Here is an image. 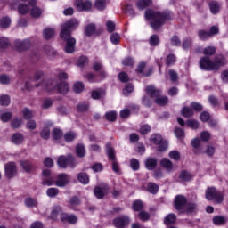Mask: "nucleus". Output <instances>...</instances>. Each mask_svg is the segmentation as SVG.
<instances>
[{
    "mask_svg": "<svg viewBox=\"0 0 228 228\" xmlns=\"http://www.w3.org/2000/svg\"><path fill=\"white\" fill-rule=\"evenodd\" d=\"M77 28H79L77 19H70L61 27L60 38L66 44L64 51L67 54H72L76 51V37H72V31H76Z\"/></svg>",
    "mask_w": 228,
    "mask_h": 228,
    "instance_id": "1",
    "label": "nucleus"
},
{
    "mask_svg": "<svg viewBox=\"0 0 228 228\" xmlns=\"http://www.w3.org/2000/svg\"><path fill=\"white\" fill-rule=\"evenodd\" d=\"M146 20H151L150 26L154 31H159L166 22L172 20L174 14L170 11H154L148 9L144 12Z\"/></svg>",
    "mask_w": 228,
    "mask_h": 228,
    "instance_id": "2",
    "label": "nucleus"
},
{
    "mask_svg": "<svg viewBox=\"0 0 228 228\" xmlns=\"http://www.w3.org/2000/svg\"><path fill=\"white\" fill-rule=\"evenodd\" d=\"M199 65L201 70H206L207 72L215 70L216 72L220 70L222 67H225V65H227V59L224 54L216 55L213 61H211V58L204 56L200 59Z\"/></svg>",
    "mask_w": 228,
    "mask_h": 228,
    "instance_id": "3",
    "label": "nucleus"
},
{
    "mask_svg": "<svg viewBox=\"0 0 228 228\" xmlns=\"http://www.w3.org/2000/svg\"><path fill=\"white\" fill-rule=\"evenodd\" d=\"M72 177L70 175H68L67 173H61L56 176V180L53 178H43L41 184L42 186H57L58 188H65L67 184L70 183V180Z\"/></svg>",
    "mask_w": 228,
    "mask_h": 228,
    "instance_id": "4",
    "label": "nucleus"
},
{
    "mask_svg": "<svg viewBox=\"0 0 228 228\" xmlns=\"http://www.w3.org/2000/svg\"><path fill=\"white\" fill-rule=\"evenodd\" d=\"M225 191H220L216 187H208L205 191V198L214 204H222L225 200Z\"/></svg>",
    "mask_w": 228,
    "mask_h": 228,
    "instance_id": "5",
    "label": "nucleus"
},
{
    "mask_svg": "<svg viewBox=\"0 0 228 228\" xmlns=\"http://www.w3.org/2000/svg\"><path fill=\"white\" fill-rule=\"evenodd\" d=\"M106 152L107 156L109 158V161L112 162V170L116 174H118L120 172V165L118 164V161L117 160V155L115 154V149L113 148V145L111 143L108 142L106 144Z\"/></svg>",
    "mask_w": 228,
    "mask_h": 228,
    "instance_id": "6",
    "label": "nucleus"
},
{
    "mask_svg": "<svg viewBox=\"0 0 228 228\" xmlns=\"http://www.w3.org/2000/svg\"><path fill=\"white\" fill-rule=\"evenodd\" d=\"M57 165L60 168H67V167H70V168H75L76 167V158L73 157L72 154L61 155L57 159Z\"/></svg>",
    "mask_w": 228,
    "mask_h": 228,
    "instance_id": "7",
    "label": "nucleus"
},
{
    "mask_svg": "<svg viewBox=\"0 0 228 228\" xmlns=\"http://www.w3.org/2000/svg\"><path fill=\"white\" fill-rule=\"evenodd\" d=\"M186 204H188V199L181 194L176 195L173 202L175 209L181 215L186 213Z\"/></svg>",
    "mask_w": 228,
    "mask_h": 228,
    "instance_id": "8",
    "label": "nucleus"
},
{
    "mask_svg": "<svg viewBox=\"0 0 228 228\" xmlns=\"http://www.w3.org/2000/svg\"><path fill=\"white\" fill-rule=\"evenodd\" d=\"M220 33V28L218 26H212L209 30L200 29L198 30V37L200 40H209V38H213L215 35H218Z\"/></svg>",
    "mask_w": 228,
    "mask_h": 228,
    "instance_id": "9",
    "label": "nucleus"
},
{
    "mask_svg": "<svg viewBox=\"0 0 228 228\" xmlns=\"http://www.w3.org/2000/svg\"><path fill=\"white\" fill-rule=\"evenodd\" d=\"M112 224L116 228L129 227V224H131V217L126 215H121L118 217H115L112 221Z\"/></svg>",
    "mask_w": 228,
    "mask_h": 228,
    "instance_id": "10",
    "label": "nucleus"
},
{
    "mask_svg": "<svg viewBox=\"0 0 228 228\" xmlns=\"http://www.w3.org/2000/svg\"><path fill=\"white\" fill-rule=\"evenodd\" d=\"M36 88H44L45 92H53V90H56V86H58V82L56 79H43L40 83L35 85Z\"/></svg>",
    "mask_w": 228,
    "mask_h": 228,
    "instance_id": "11",
    "label": "nucleus"
},
{
    "mask_svg": "<svg viewBox=\"0 0 228 228\" xmlns=\"http://www.w3.org/2000/svg\"><path fill=\"white\" fill-rule=\"evenodd\" d=\"M14 47L18 53H24L31 47V41L29 39H17L14 41Z\"/></svg>",
    "mask_w": 228,
    "mask_h": 228,
    "instance_id": "12",
    "label": "nucleus"
},
{
    "mask_svg": "<svg viewBox=\"0 0 228 228\" xmlns=\"http://www.w3.org/2000/svg\"><path fill=\"white\" fill-rule=\"evenodd\" d=\"M108 193H110L109 185L95 186L94 189V197H96V199L99 200H102V199H104Z\"/></svg>",
    "mask_w": 228,
    "mask_h": 228,
    "instance_id": "13",
    "label": "nucleus"
},
{
    "mask_svg": "<svg viewBox=\"0 0 228 228\" xmlns=\"http://www.w3.org/2000/svg\"><path fill=\"white\" fill-rule=\"evenodd\" d=\"M4 172L7 179H13L17 175V165H15V162L5 164Z\"/></svg>",
    "mask_w": 228,
    "mask_h": 228,
    "instance_id": "14",
    "label": "nucleus"
},
{
    "mask_svg": "<svg viewBox=\"0 0 228 228\" xmlns=\"http://www.w3.org/2000/svg\"><path fill=\"white\" fill-rule=\"evenodd\" d=\"M20 166L21 167L23 172H26V174H31V172H35V170L37 168V164L31 160H20Z\"/></svg>",
    "mask_w": 228,
    "mask_h": 228,
    "instance_id": "15",
    "label": "nucleus"
},
{
    "mask_svg": "<svg viewBox=\"0 0 228 228\" xmlns=\"http://www.w3.org/2000/svg\"><path fill=\"white\" fill-rule=\"evenodd\" d=\"M145 93L147 94L148 97L155 101L158 97L161 95L162 91L161 89H158L154 86H147L145 88Z\"/></svg>",
    "mask_w": 228,
    "mask_h": 228,
    "instance_id": "16",
    "label": "nucleus"
},
{
    "mask_svg": "<svg viewBox=\"0 0 228 228\" xmlns=\"http://www.w3.org/2000/svg\"><path fill=\"white\" fill-rule=\"evenodd\" d=\"M75 6L77 8L78 12H88L92 10V2L89 0H76Z\"/></svg>",
    "mask_w": 228,
    "mask_h": 228,
    "instance_id": "17",
    "label": "nucleus"
},
{
    "mask_svg": "<svg viewBox=\"0 0 228 228\" xmlns=\"http://www.w3.org/2000/svg\"><path fill=\"white\" fill-rule=\"evenodd\" d=\"M93 69L94 70V72H99V76L102 79H106V77H108V73H106V70H104V67L102 66V63L95 62L93 65Z\"/></svg>",
    "mask_w": 228,
    "mask_h": 228,
    "instance_id": "18",
    "label": "nucleus"
},
{
    "mask_svg": "<svg viewBox=\"0 0 228 228\" xmlns=\"http://www.w3.org/2000/svg\"><path fill=\"white\" fill-rule=\"evenodd\" d=\"M159 163H160V167H162V168H164L167 172L174 171V162H172V160H170L169 159L163 158Z\"/></svg>",
    "mask_w": 228,
    "mask_h": 228,
    "instance_id": "19",
    "label": "nucleus"
},
{
    "mask_svg": "<svg viewBox=\"0 0 228 228\" xmlns=\"http://www.w3.org/2000/svg\"><path fill=\"white\" fill-rule=\"evenodd\" d=\"M178 179L183 183H190L193 179V175L188 170H182L179 174Z\"/></svg>",
    "mask_w": 228,
    "mask_h": 228,
    "instance_id": "20",
    "label": "nucleus"
},
{
    "mask_svg": "<svg viewBox=\"0 0 228 228\" xmlns=\"http://www.w3.org/2000/svg\"><path fill=\"white\" fill-rule=\"evenodd\" d=\"M158 167V159L156 158H148L145 161V167L147 170L152 171L156 170Z\"/></svg>",
    "mask_w": 228,
    "mask_h": 228,
    "instance_id": "21",
    "label": "nucleus"
},
{
    "mask_svg": "<svg viewBox=\"0 0 228 228\" xmlns=\"http://www.w3.org/2000/svg\"><path fill=\"white\" fill-rule=\"evenodd\" d=\"M177 222V216L175 214L171 213L168 214L165 218H164V224L167 225V227H171Z\"/></svg>",
    "mask_w": 228,
    "mask_h": 228,
    "instance_id": "22",
    "label": "nucleus"
},
{
    "mask_svg": "<svg viewBox=\"0 0 228 228\" xmlns=\"http://www.w3.org/2000/svg\"><path fill=\"white\" fill-rule=\"evenodd\" d=\"M77 179L81 184H88V183H90V175H88L86 172L78 173Z\"/></svg>",
    "mask_w": 228,
    "mask_h": 228,
    "instance_id": "23",
    "label": "nucleus"
},
{
    "mask_svg": "<svg viewBox=\"0 0 228 228\" xmlns=\"http://www.w3.org/2000/svg\"><path fill=\"white\" fill-rule=\"evenodd\" d=\"M135 5L138 10H145V8L152 6V0H137Z\"/></svg>",
    "mask_w": 228,
    "mask_h": 228,
    "instance_id": "24",
    "label": "nucleus"
},
{
    "mask_svg": "<svg viewBox=\"0 0 228 228\" xmlns=\"http://www.w3.org/2000/svg\"><path fill=\"white\" fill-rule=\"evenodd\" d=\"M11 141L14 145H20V143L24 142V135L20 133H15L12 135Z\"/></svg>",
    "mask_w": 228,
    "mask_h": 228,
    "instance_id": "25",
    "label": "nucleus"
},
{
    "mask_svg": "<svg viewBox=\"0 0 228 228\" xmlns=\"http://www.w3.org/2000/svg\"><path fill=\"white\" fill-rule=\"evenodd\" d=\"M146 191L151 193V195H156L159 191V186L157 183L149 182L147 183Z\"/></svg>",
    "mask_w": 228,
    "mask_h": 228,
    "instance_id": "26",
    "label": "nucleus"
},
{
    "mask_svg": "<svg viewBox=\"0 0 228 228\" xmlns=\"http://www.w3.org/2000/svg\"><path fill=\"white\" fill-rule=\"evenodd\" d=\"M181 115L184 118H191V117H193V115H194L193 109L191 107L184 106L181 110Z\"/></svg>",
    "mask_w": 228,
    "mask_h": 228,
    "instance_id": "27",
    "label": "nucleus"
},
{
    "mask_svg": "<svg viewBox=\"0 0 228 228\" xmlns=\"http://www.w3.org/2000/svg\"><path fill=\"white\" fill-rule=\"evenodd\" d=\"M209 6V10L211 12V13H213V15H216V13H218L220 12V4H218V2L216 1H211L208 4Z\"/></svg>",
    "mask_w": 228,
    "mask_h": 228,
    "instance_id": "28",
    "label": "nucleus"
},
{
    "mask_svg": "<svg viewBox=\"0 0 228 228\" xmlns=\"http://www.w3.org/2000/svg\"><path fill=\"white\" fill-rule=\"evenodd\" d=\"M212 222L214 225H225L227 219L224 216H216L213 217Z\"/></svg>",
    "mask_w": 228,
    "mask_h": 228,
    "instance_id": "29",
    "label": "nucleus"
},
{
    "mask_svg": "<svg viewBox=\"0 0 228 228\" xmlns=\"http://www.w3.org/2000/svg\"><path fill=\"white\" fill-rule=\"evenodd\" d=\"M132 209L136 213L138 212L140 213L141 211H143V202L140 200H134L132 203Z\"/></svg>",
    "mask_w": 228,
    "mask_h": 228,
    "instance_id": "30",
    "label": "nucleus"
},
{
    "mask_svg": "<svg viewBox=\"0 0 228 228\" xmlns=\"http://www.w3.org/2000/svg\"><path fill=\"white\" fill-rule=\"evenodd\" d=\"M62 212H63V208H61V206L54 207L50 215L52 220H56V218H58V215L61 216Z\"/></svg>",
    "mask_w": 228,
    "mask_h": 228,
    "instance_id": "31",
    "label": "nucleus"
},
{
    "mask_svg": "<svg viewBox=\"0 0 228 228\" xmlns=\"http://www.w3.org/2000/svg\"><path fill=\"white\" fill-rule=\"evenodd\" d=\"M46 195L47 197H50V199H55V197H58L60 195V189L56 187H51L46 190Z\"/></svg>",
    "mask_w": 228,
    "mask_h": 228,
    "instance_id": "32",
    "label": "nucleus"
},
{
    "mask_svg": "<svg viewBox=\"0 0 228 228\" xmlns=\"http://www.w3.org/2000/svg\"><path fill=\"white\" fill-rule=\"evenodd\" d=\"M76 153L77 158H85L86 156V149H85L84 144H77L76 146Z\"/></svg>",
    "mask_w": 228,
    "mask_h": 228,
    "instance_id": "33",
    "label": "nucleus"
},
{
    "mask_svg": "<svg viewBox=\"0 0 228 228\" xmlns=\"http://www.w3.org/2000/svg\"><path fill=\"white\" fill-rule=\"evenodd\" d=\"M155 104L158 106H167L168 104V96L159 95L156 100H154Z\"/></svg>",
    "mask_w": 228,
    "mask_h": 228,
    "instance_id": "34",
    "label": "nucleus"
},
{
    "mask_svg": "<svg viewBox=\"0 0 228 228\" xmlns=\"http://www.w3.org/2000/svg\"><path fill=\"white\" fill-rule=\"evenodd\" d=\"M197 211V203L189 202L185 205V213L187 215H191V213H195Z\"/></svg>",
    "mask_w": 228,
    "mask_h": 228,
    "instance_id": "35",
    "label": "nucleus"
},
{
    "mask_svg": "<svg viewBox=\"0 0 228 228\" xmlns=\"http://www.w3.org/2000/svg\"><path fill=\"white\" fill-rule=\"evenodd\" d=\"M95 29H96L95 24L90 23L86 25L85 28L86 37H92V35H94Z\"/></svg>",
    "mask_w": 228,
    "mask_h": 228,
    "instance_id": "36",
    "label": "nucleus"
},
{
    "mask_svg": "<svg viewBox=\"0 0 228 228\" xmlns=\"http://www.w3.org/2000/svg\"><path fill=\"white\" fill-rule=\"evenodd\" d=\"M104 95H106V92H104V90L101 88L92 91L91 93V97L92 99H94V100H99L101 99V97H104Z\"/></svg>",
    "mask_w": 228,
    "mask_h": 228,
    "instance_id": "37",
    "label": "nucleus"
},
{
    "mask_svg": "<svg viewBox=\"0 0 228 228\" xmlns=\"http://www.w3.org/2000/svg\"><path fill=\"white\" fill-rule=\"evenodd\" d=\"M203 54L209 58V56H215L216 54V47L215 46H207L203 49Z\"/></svg>",
    "mask_w": 228,
    "mask_h": 228,
    "instance_id": "38",
    "label": "nucleus"
},
{
    "mask_svg": "<svg viewBox=\"0 0 228 228\" xmlns=\"http://www.w3.org/2000/svg\"><path fill=\"white\" fill-rule=\"evenodd\" d=\"M54 29L51 28H46L43 31V37L45 40H51L52 37H54Z\"/></svg>",
    "mask_w": 228,
    "mask_h": 228,
    "instance_id": "39",
    "label": "nucleus"
},
{
    "mask_svg": "<svg viewBox=\"0 0 228 228\" xmlns=\"http://www.w3.org/2000/svg\"><path fill=\"white\" fill-rule=\"evenodd\" d=\"M12 24V20L9 17H4L0 20V28L2 29H8Z\"/></svg>",
    "mask_w": 228,
    "mask_h": 228,
    "instance_id": "40",
    "label": "nucleus"
},
{
    "mask_svg": "<svg viewBox=\"0 0 228 228\" xmlns=\"http://www.w3.org/2000/svg\"><path fill=\"white\" fill-rule=\"evenodd\" d=\"M106 0H95L94 7L96 10H99V12H103V10H106Z\"/></svg>",
    "mask_w": 228,
    "mask_h": 228,
    "instance_id": "41",
    "label": "nucleus"
},
{
    "mask_svg": "<svg viewBox=\"0 0 228 228\" xmlns=\"http://www.w3.org/2000/svg\"><path fill=\"white\" fill-rule=\"evenodd\" d=\"M52 136L55 141L61 140L63 138V131L60 128H54L52 132Z\"/></svg>",
    "mask_w": 228,
    "mask_h": 228,
    "instance_id": "42",
    "label": "nucleus"
},
{
    "mask_svg": "<svg viewBox=\"0 0 228 228\" xmlns=\"http://www.w3.org/2000/svg\"><path fill=\"white\" fill-rule=\"evenodd\" d=\"M57 90L60 94H67L69 92V84H67V82H61L57 86Z\"/></svg>",
    "mask_w": 228,
    "mask_h": 228,
    "instance_id": "43",
    "label": "nucleus"
},
{
    "mask_svg": "<svg viewBox=\"0 0 228 228\" xmlns=\"http://www.w3.org/2000/svg\"><path fill=\"white\" fill-rule=\"evenodd\" d=\"M162 141H163V137L161 136V134H153L150 137V142H151V143H154V145H158L159 143H161Z\"/></svg>",
    "mask_w": 228,
    "mask_h": 228,
    "instance_id": "44",
    "label": "nucleus"
},
{
    "mask_svg": "<svg viewBox=\"0 0 228 228\" xmlns=\"http://www.w3.org/2000/svg\"><path fill=\"white\" fill-rule=\"evenodd\" d=\"M149 44H150V45H151V47H156V46L159 45V36H158L156 34L151 36V37L149 39Z\"/></svg>",
    "mask_w": 228,
    "mask_h": 228,
    "instance_id": "45",
    "label": "nucleus"
},
{
    "mask_svg": "<svg viewBox=\"0 0 228 228\" xmlns=\"http://www.w3.org/2000/svg\"><path fill=\"white\" fill-rule=\"evenodd\" d=\"M175 61H177V58L174 53H170L166 58V65L170 67V65H175Z\"/></svg>",
    "mask_w": 228,
    "mask_h": 228,
    "instance_id": "46",
    "label": "nucleus"
},
{
    "mask_svg": "<svg viewBox=\"0 0 228 228\" xmlns=\"http://www.w3.org/2000/svg\"><path fill=\"white\" fill-rule=\"evenodd\" d=\"M168 157L170 158V159H174V161H181V152H179L178 151H171L168 153Z\"/></svg>",
    "mask_w": 228,
    "mask_h": 228,
    "instance_id": "47",
    "label": "nucleus"
},
{
    "mask_svg": "<svg viewBox=\"0 0 228 228\" xmlns=\"http://www.w3.org/2000/svg\"><path fill=\"white\" fill-rule=\"evenodd\" d=\"M73 90L75 94H81L85 90V84L83 82H76L73 86Z\"/></svg>",
    "mask_w": 228,
    "mask_h": 228,
    "instance_id": "48",
    "label": "nucleus"
},
{
    "mask_svg": "<svg viewBox=\"0 0 228 228\" xmlns=\"http://www.w3.org/2000/svg\"><path fill=\"white\" fill-rule=\"evenodd\" d=\"M105 118L108 122H115L117 120V112L116 111H109L105 114Z\"/></svg>",
    "mask_w": 228,
    "mask_h": 228,
    "instance_id": "49",
    "label": "nucleus"
},
{
    "mask_svg": "<svg viewBox=\"0 0 228 228\" xmlns=\"http://www.w3.org/2000/svg\"><path fill=\"white\" fill-rule=\"evenodd\" d=\"M76 133L68 132L64 134L63 138L68 143H70V142H74V140H76Z\"/></svg>",
    "mask_w": 228,
    "mask_h": 228,
    "instance_id": "50",
    "label": "nucleus"
},
{
    "mask_svg": "<svg viewBox=\"0 0 228 228\" xmlns=\"http://www.w3.org/2000/svg\"><path fill=\"white\" fill-rule=\"evenodd\" d=\"M191 108L192 109V111H196V113H200V111L204 110V107L202 106V104L197 102H192L191 103Z\"/></svg>",
    "mask_w": 228,
    "mask_h": 228,
    "instance_id": "51",
    "label": "nucleus"
},
{
    "mask_svg": "<svg viewBox=\"0 0 228 228\" xmlns=\"http://www.w3.org/2000/svg\"><path fill=\"white\" fill-rule=\"evenodd\" d=\"M18 12L20 15H26L29 12V5L26 4H20L18 7Z\"/></svg>",
    "mask_w": 228,
    "mask_h": 228,
    "instance_id": "52",
    "label": "nucleus"
},
{
    "mask_svg": "<svg viewBox=\"0 0 228 228\" xmlns=\"http://www.w3.org/2000/svg\"><path fill=\"white\" fill-rule=\"evenodd\" d=\"M170 44L174 47H180L181 45V38H179V36L175 35L170 38Z\"/></svg>",
    "mask_w": 228,
    "mask_h": 228,
    "instance_id": "53",
    "label": "nucleus"
},
{
    "mask_svg": "<svg viewBox=\"0 0 228 228\" xmlns=\"http://www.w3.org/2000/svg\"><path fill=\"white\" fill-rule=\"evenodd\" d=\"M138 216L142 222H148V220H151V214L144 210L139 212Z\"/></svg>",
    "mask_w": 228,
    "mask_h": 228,
    "instance_id": "54",
    "label": "nucleus"
},
{
    "mask_svg": "<svg viewBox=\"0 0 228 228\" xmlns=\"http://www.w3.org/2000/svg\"><path fill=\"white\" fill-rule=\"evenodd\" d=\"M158 146V151L159 152H165L167 149H168V142L162 139V141L157 144Z\"/></svg>",
    "mask_w": 228,
    "mask_h": 228,
    "instance_id": "55",
    "label": "nucleus"
},
{
    "mask_svg": "<svg viewBox=\"0 0 228 228\" xmlns=\"http://www.w3.org/2000/svg\"><path fill=\"white\" fill-rule=\"evenodd\" d=\"M130 167L134 172L140 170V161H138L136 159H131Z\"/></svg>",
    "mask_w": 228,
    "mask_h": 228,
    "instance_id": "56",
    "label": "nucleus"
},
{
    "mask_svg": "<svg viewBox=\"0 0 228 228\" xmlns=\"http://www.w3.org/2000/svg\"><path fill=\"white\" fill-rule=\"evenodd\" d=\"M10 40L6 37L0 38V49H8L10 47Z\"/></svg>",
    "mask_w": 228,
    "mask_h": 228,
    "instance_id": "57",
    "label": "nucleus"
},
{
    "mask_svg": "<svg viewBox=\"0 0 228 228\" xmlns=\"http://www.w3.org/2000/svg\"><path fill=\"white\" fill-rule=\"evenodd\" d=\"M10 105V96L8 94H4L0 96V106H9Z\"/></svg>",
    "mask_w": 228,
    "mask_h": 228,
    "instance_id": "58",
    "label": "nucleus"
},
{
    "mask_svg": "<svg viewBox=\"0 0 228 228\" xmlns=\"http://www.w3.org/2000/svg\"><path fill=\"white\" fill-rule=\"evenodd\" d=\"M122 65H124V67H134V59H133V57H126L122 61Z\"/></svg>",
    "mask_w": 228,
    "mask_h": 228,
    "instance_id": "59",
    "label": "nucleus"
},
{
    "mask_svg": "<svg viewBox=\"0 0 228 228\" xmlns=\"http://www.w3.org/2000/svg\"><path fill=\"white\" fill-rule=\"evenodd\" d=\"M123 12L125 13H127L128 15H131L132 17H134L136 13L134 12V9H133V5L126 4L125 8H123Z\"/></svg>",
    "mask_w": 228,
    "mask_h": 228,
    "instance_id": "60",
    "label": "nucleus"
},
{
    "mask_svg": "<svg viewBox=\"0 0 228 228\" xmlns=\"http://www.w3.org/2000/svg\"><path fill=\"white\" fill-rule=\"evenodd\" d=\"M118 78L121 83H129V75L127 73L122 71L118 75Z\"/></svg>",
    "mask_w": 228,
    "mask_h": 228,
    "instance_id": "61",
    "label": "nucleus"
},
{
    "mask_svg": "<svg viewBox=\"0 0 228 228\" xmlns=\"http://www.w3.org/2000/svg\"><path fill=\"white\" fill-rule=\"evenodd\" d=\"M69 204L71 208H76V206H79V204H81V200L77 196H73L69 199Z\"/></svg>",
    "mask_w": 228,
    "mask_h": 228,
    "instance_id": "62",
    "label": "nucleus"
},
{
    "mask_svg": "<svg viewBox=\"0 0 228 228\" xmlns=\"http://www.w3.org/2000/svg\"><path fill=\"white\" fill-rule=\"evenodd\" d=\"M37 202L33 198H27L25 199V205L27 208H37Z\"/></svg>",
    "mask_w": 228,
    "mask_h": 228,
    "instance_id": "63",
    "label": "nucleus"
},
{
    "mask_svg": "<svg viewBox=\"0 0 228 228\" xmlns=\"http://www.w3.org/2000/svg\"><path fill=\"white\" fill-rule=\"evenodd\" d=\"M151 126L147 124L141 126L139 132L141 133V134H149V133H151Z\"/></svg>",
    "mask_w": 228,
    "mask_h": 228,
    "instance_id": "64",
    "label": "nucleus"
}]
</instances>
